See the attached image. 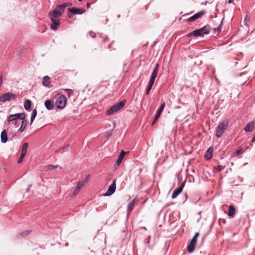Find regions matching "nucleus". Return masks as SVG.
<instances>
[{
  "instance_id": "4be33fe9",
  "label": "nucleus",
  "mask_w": 255,
  "mask_h": 255,
  "mask_svg": "<svg viewBox=\"0 0 255 255\" xmlns=\"http://www.w3.org/2000/svg\"><path fill=\"white\" fill-rule=\"evenodd\" d=\"M50 83V78L48 76H45L43 77L42 82L43 85L44 87H47L49 86Z\"/></svg>"
},
{
  "instance_id": "de8ad7c7",
  "label": "nucleus",
  "mask_w": 255,
  "mask_h": 255,
  "mask_svg": "<svg viewBox=\"0 0 255 255\" xmlns=\"http://www.w3.org/2000/svg\"><path fill=\"white\" fill-rule=\"evenodd\" d=\"M90 6V4L89 3H87V7L88 8H89Z\"/></svg>"
},
{
  "instance_id": "7c9ffc66",
  "label": "nucleus",
  "mask_w": 255,
  "mask_h": 255,
  "mask_svg": "<svg viewBox=\"0 0 255 255\" xmlns=\"http://www.w3.org/2000/svg\"><path fill=\"white\" fill-rule=\"evenodd\" d=\"M25 154H21V155L20 156V157L17 161V163L18 164L21 163L22 162L23 159L24 157H25Z\"/></svg>"
},
{
  "instance_id": "6e6552de",
  "label": "nucleus",
  "mask_w": 255,
  "mask_h": 255,
  "mask_svg": "<svg viewBox=\"0 0 255 255\" xmlns=\"http://www.w3.org/2000/svg\"><path fill=\"white\" fill-rule=\"evenodd\" d=\"M25 115L23 113H17L14 115H10L8 118V122H10L17 119L24 120L25 119Z\"/></svg>"
},
{
  "instance_id": "f8f14e48",
  "label": "nucleus",
  "mask_w": 255,
  "mask_h": 255,
  "mask_svg": "<svg viewBox=\"0 0 255 255\" xmlns=\"http://www.w3.org/2000/svg\"><path fill=\"white\" fill-rule=\"evenodd\" d=\"M185 183H182L180 186L177 188H176L173 192L172 194V198L175 199L177 196L182 192L183 188L184 186Z\"/></svg>"
},
{
  "instance_id": "c756f323",
  "label": "nucleus",
  "mask_w": 255,
  "mask_h": 255,
  "mask_svg": "<svg viewBox=\"0 0 255 255\" xmlns=\"http://www.w3.org/2000/svg\"><path fill=\"white\" fill-rule=\"evenodd\" d=\"M65 91L66 92V94L68 97H70L71 95L73 93V91L70 89H65Z\"/></svg>"
},
{
  "instance_id": "473e14b6",
  "label": "nucleus",
  "mask_w": 255,
  "mask_h": 255,
  "mask_svg": "<svg viewBox=\"0 0 255 255\" xmlns=\"http://www.w3.org/2000/svg\"><path fill=\"white\" fill-rule=\"evenodd\" d=\"M84 186V184L82 183L81 181H79L77 184L76 187L79 189H81Z\"/></svg>"
},
{
  "instance_id": "8fccbe9b",
  "label": "nucleus",
  "mask_w": 255,
  "mask_h": 255,
  "mask_svg": "<svg viewBox=\"0 0 255 255\" xmlns=\"http://www.w3.org/2000/svg\"><path fill=\"white\" fill-rule=\"evenodd\" d=\"M236 152H237V154H239V153H240L241 151H240V150H237V151H236Z\"/></svg>"
},
{
  "instance_id": "c03bdc74",
  "label": "nucleus",
  "mask_w": 255,
  "mask_h": 255,
  "mask_svg": "<svg viewBox=\"0 0 255 255\" xmlns=\"http://www.w3.org/2000/svg\"><path fill=\"white\" fill-rule=\"evenodd\" d=\"M199 233H196L194 235V237H196V238L199 236Z\"/></svg>"
},
{
  "instance_id": "58836bf2",
  "label": "nucleus",
  "mask_w": 255,
  "mask_h": 255,
  "mask_svg": "<svg viewBox=\"0 0 255 255\" xmlns=\"http://www.w3.org/2000/svg\"><path fill=\"white\" fill-rule=\"evenodd\" d=\"M190 241H191L192 242L196 243H197V238L196 237H193Z\"/></svg>"
},
{
  "instance_id": "a211bd4d",
  "label": "nucleus",
  "mask_w": 255,
  "mask_h": 255,
  "mask_svg": "<svg viewBox=\"0 0 255 255\" xmlns=\"http://www.w3.org/2000/svg\"><path fill=\"white\" fill-rule=\"evenodd\" d=\"M1 142L4 143L7 141V133L5 130H3L0 134Z\"/></svg>"
},
{
  "instance_id": "423d86ee",
  "label": "nucleus",
  "mask_w": 255,
  "mask_h": 255,
  "mask_svg": "<svg viewBox=\"0 0 255 255\" xmlns=\"http://www.w3.org/2000/svg\"><path fill=\"white\" fill-rule=\"evenodd\" d=\"M16 95L12 93H6L0 96V102L4 103L12 100H15Z\"/></svg>"
},
{
  "instance_id": "6ab92c4d",
  "label": "nucleus",
  "mask_w": 255,
  "mask_h": 255,
  "mask_svg": "<svg viewBox=\"0 0 255 255\" xmlns=\"http://www.w3.org/2000/svg\"><path fill=\"white\" fill-rule=\"evenodd\" d=\"M236 212V209L233 205H230L229 208L228 215L230 217H234Z\"/></svg>"
},
{
  "instance_id": "9b49d317",
  "label": "nucleus",
  "mask_w": 255,
  "mask_h": 255,
  "mask_svg": "<svg viewBox=\"0 0 255 255\" xmlns=\"http://www.w3.org/2000/svg\"><path fill=\"white\" fill-rule=\"evenodd\" d=\"M205 10H201L197 12V13L195 14L190 18H189L188 21L189 22L194 21L197 19L200 18L201 16H202L205 13Z\"/></svg>"
},
{
  "instance_id": "dca6fc26",
  "label": "nucleus",
  "mask_w": 255,
  "mask_h": 255,
  "mask_svg": "<svg viewBox=\"0 0 255 255\" xmlns=\"http://www.w3.org/2000/svg\"><path fill=\"white\" fill-rule=\"evenodd\" d=\"M126 154V152H125L124 150L122 151L120 154V155L118 156V158L116 161V164L119 166L121 163L124 156H125Z\"/></svg>"
},
{
  "instance_id": "2eb2a0df",
  "label": "nucleus",
  "mask_w": 255,
  "mask_h": 255,
  "mask_svg": "<svg viewBox=\"0 0 255 255\" xmlns=\"http://www.w3.org/2000/svg\"><path fill=\"white\" fill-rule=\"evenodd\" d=\"M196 243L190 241L187 246V250L189 253H192L195 250Z\"/></svg>"
},
{
  "instance_id": "4c0bfd02",
  "label": "nucleus",
  "mask_w": 255,
  "mask_h": 255,
  "mask_svg": "<svg viewBox=\"0 0 255 255\" xmlns=\"http://www.w3.org/2000/svg\"><path fill=\"white\" fill-rule=\"evenodd\" d=\"M80 189L78 188H76L75 190H74V193H73V195H75L76 194H77L78 193H79V191H80Z\"/></svg>"
},
{
  "instance_id": "1a4fd4ad",
  "label": "nucleus",
  "mask_w": 255,
  "mask_h": 255,
  "mask_svg": "<svg viewBox=\"0 0 255 255\" xmlns=\"http://www.w3.org/2000/svg\"><path fill=\"white\" fill-rule=\"evenodd\" d=\"M116 189V180H113L112 184L109 187V188L107 190V191L104 193L103 196L106 197V196H110L112 195L115 192Z\"/></svg>"
},
{
  "instance_id": "f03ea898",
  "label": "nucleus",
  "mask_w": 255,
  "mask_h": 255,
  "mask_svg": "<svg viewBox=\"0 0 255 255\" xmlns=\"http://www.w3.org/2000/svg\"><path fill=\"white\" fill-rule=\"evenodd\" d=\"M67 99L65 96L58 95L56 98L55 105L58 109H63L66 105Z\"/></svg>"
},
{
  "instance_id": "4468645a",
  "label": "nucleus",
  "mask_w": 255,
  "mask_h": 255,
  "mask_svg": "<svg viewBox=\"0 0 255 255\" xmlns=\"http://www.w3.org/2000/svg\"><path fill=\"white\" fill-rule=\"evenodd\" d=\"M44 105L46 109L48 110H52L54 108V103L50 100H46L44 103Z\"/></svg>"
},
{
  "instance_id": "2f4dec72",
  "label": "nucleus",
  "mask_w": 255,
  "mask_h": 255,
  "mask_svg": "<svg viewBox=\"0 0 255 255\" xmlns=\"http://www.w3.org/2000/svg\"><path fill=\"white\" fill-rule=\"evenodd\" d=\"M225 168V166H222V165H218L217 166V167H216V169L218 171H222L224 168Z\"/></svg>"
},
{
  "instance_id": "b1692460",
  "label": "nucleus",
  "mask_w": 255,
  "mask_h": 255,
  "mask_svg": "<svg viewBox=\"0 0 255 255\" xmlns=\"http://www.w3.org/2000/svg\"><path fill=\"white\" fill-rule=\"evenodd\" d=\"M135 205V200H132L131 201H130L128 206V212H130L133 208Z\"/></svg>"
},
{
  "instance_id": "09e8293b",
  "label": "nucleus",
  "mask_w": 255,
  "mask_h": 255,
  "mask_svg": "<svg viewBox=\"0 0 255 255\" xmlns=\"http://www.w3.org/2000/svg\"><path fill=\"white\" fill-rule=\"evenodd\" d=\"M162 112V111H160V110H158L157 113H159V114L161 115Z\"/></svg>"
},
{
  "instance_id": "c85d7f7f",
  "label": "nucleus",
  "mask_w": 255,
  "mask_h": 255,
  "mask_svg": "<svg viewBox=\"0 0 255 255\" xmlns=\"http://www.w3.org/2000/svg\"><path fill=\"white\" fill-rule=\"evenodd\" d=\"M89 178H90V175H87L86 176H85V178L83 179L81 182L84 184V185H85L86 184H87L89 181Z\"/></svg>"
},
{
  "instance_id": "f257e3e1",
  "label": "nucleus",
  "mask_w": 255,
  "mask_h": 255,
  "mask_svg": "<svg viewBox=\"0 0 255 255\" xmlns=\"http://www.w3.org/2000/svg\"><path fill=\"white\" fill-rule=\"evenodd\" d=\"M158 64H156V66L154 68L153 71L152 72L149 81L148 83L147 87L146 89L145 94L146 95H148L154 84L155 79L157 77V75L158 72Z\"/></svg>"
},
{
  "instance_id": "7ed1b4c3",
  "label": "nucleus",
  "mask_w": 255,
  "mask_h": 255,
  "mask_svg": "<svg viewBox=\"0 0 255 255\" xmlns=\"http://www.w3.org/2000/svg\"><path fill=\"white\" fill-rule=\"evenodd\" d=\"M210 31V26L207 24L203 27L195 30L192 31V34L195 37L204 36V35L208 34Z\"/></svg>"
},
{
  "instance_id": "e433bc0d",
  "label": "nucleus",
  "mask_w": 255,
  "mask_h": 255,
  "mask_svg": "<svg viewBox=\"0 0 255 255\" xmlns=\"http://www.w3.org/2000/svg\"><path fill=\"white\" fill-rule=\"evenodd\" d=\"M57 167V165H50L48 166V169H50V170H52V169H55Z\"/></svg>"
},
{
  "instance_id": "603ef678",
  "label": "nucleus",
  "mask_w": 255,
  "mask_h": 255,
  "mask_svg": "<svg viewBox=\"0 0 255 255\" xmlns=\"http://www.w3.org/2000/svg\"><path fill=\"white\" fill-rule=\"evenodd\" d=\"M247 17H246L245 18V20H244V22H245L246 21H247Z\"/></svg>"
},
{
  "instance_id": "a18cd8bd",
  "label": "nucleus",
  "mask_w": 255,
  "mask_h": 255,
  "mask_svg": "<svg viewBox=\"0 0 255 255\" xmlns=\"http://www.w3.org/2000/svg\"><path fill=\"white\" fill-rule=\"evenodd\" d=\"M251 141H252V142H255V135H254V137H253V138L252 139Z\"/></svg>"
},
{
  "instance_id": "49530a36",
  "label": "nucleus",
  "mask_w": 255,
  "mask_h": 255,
  "mask_svg": "<svg viewBox=\"0 0 255 255\" xmlns=\"http://www.w3.org/2000/svg\"><path fill=\"white\" fill-rule=\"evenodd\" d=\"M157 120H155V118H154V120L153 121L152 123V125H153L156 122Z\"/></svg>"
},
{
  "instance_id": "79ce46f5",
  "label": "nucleus",
  "mask_w": 255,
  "mask_h": 255,
  "mask_svg": "<svg viewBox=\"0 0 255 255\" xmlns=\"http://www.w3.org/2000/svg\"><path fill=\"white\" fill-rule=\"evenodd\" d=\"M31 185L30 184H29V185L28 186L27 188V189H26V192H28L29 191L30 189V188H31Z\"/></svg>"
},
{
  "instance_id": "412c9836",
  "label": "nucleus",
  "mask_w": 255,
  "mask_h": 255,
  "mask_svg": "<svg viewBox=\"0 0 255 255\" xmlns=\"http://www.w3.org/2000/svg\"><path fill=\"white\" fill-rule=\"evenodd\" d=\"M213 152V148L211 147L209 148V149L207 150L206 153L205 154V157L207 159H210L212 157Z\"/></svg>"
},
{
  "instance_id": "ddd939ff",
  "label": "nucleus",
  "mask_w": 255,
  "mask_h": 255,
  "mask_svg": "<svg viewBox=\"0 0 255 255\" xmlns=\"http://www.w3.org/2000/svg\"><path fill=\"white\" fill-rule=\"evenodd\" d=\"M68 11L74 14H82L84 12L82 9L75 7L69 8Z\"/></svg>"
},
{
  "instance_id": "72a5a7b5",
  "label": "nucleus",
  "mask_w": 255,
  "mask_h": 255,
  "mask_svg": "<svg viewBox=\"0 0 255 255\" xmlns=\"http://www.w3.org/2000/svg\"><path fill=\"white\" fill-rule=\"evenodd\" d=\"M30 233V231L27 230L21 233V235L22 236H25L28 235Z\"/></svg>"
},
{
  "instance_id": "20e7f679",
  "label": "nucleus",
  "mask_w": 255,
  "mask_h": 255,
  "mask_svg": "<svg viewBox=\"0 0 255 255\" xmlns=\"http://www.w3.org/2000/svg\"><path fill=\"white\" fill-rule=\"evenodd\" d=\"M229 125V122L225 120L221 123L217 127L216 135L218 137H220L225 130L227 128Z\"/></svg>"
},
{
  "instance_id": "5fc2aeb1",
  "label": "nucleus",
  "mask_w": 255,
  "mask_h": 255,
  "mask_svg": "<svg viewBox=\"0 0 255 255\" xmlns=\"http://www.w3.org/2000/svg\"><path fill=\"white\" fill-rule=\"evenodd\" d=\"M78 0L80 1H81L82 0Z\"/></svg>"
},
{
  "instance_id": "aec40b11",
  "label": "nucleus",
  "mask_w": 255,
  "mask_h": 255,
  "mask_svg": "<svg viewBox=\"0 0 255 255\" xmlns=\"http://www.w3.org/2000/svg\"><path fill=\"white\" fill-rule=\"evenodd\" d=\"M31 106V102L29 100H25L24 102V107L26 110H30Z\"/></svg>"
},
{
  "instance_id": "864d4df0",
  "label": "nucleus",
  "mask_w": 255,
  "mask_h": 255,
  "mask_svg": "<svg viewBox=\"0 0 255 255\" xmlns=\"http://www.w3.org/2000/svg\"><path fill=\"white\" fill-rule=\"evenodd\" d=\"M68 17H69V18H71V17H72V16H71V15H68Z\"/></svg>"
},
{
  "instance_id": "f3484780",
  "label": "nucleus",
  "mask_w": 255,
  "mask_h": 255,
  "mask_svg": "<svg viewBox=\"0 0 255 255\" xmlns=\"http://www.w3.org/2000/svg\"><path fill=\"white\" fill-rule=\"evenodd\" d=\"M254 128V124L251 122L247 125V126L244 128V130L246 132H250L253 131Z\"/></svg>"
},
{
  "instance_id": "0eeeda50",
  "label": "nucleus",
  "mask_w": 255,
  "mask_h": 255,
  "mask_svg": "<svg viewBox=\"0 0 255 255\" xmlns=\"http://www.w3.org/2000/svg\"><path fill=\"white\" fill-rule=\"evenodd\" d=\"M63 12V11L61 8V7H58V5H57L54 10L49 13V15L51 16L50 17H54V18H59V17L62 15Z\"/></svg>"
},
{
  "instance_id": "a19ab883",
  "label": "nucleus",
  "mask_w": 255,
  "mask_h": 255,
  "mask_svg": "<svg viewBox=\"0 0 255 255\" xmlns=\"http://www.w3.org/2000/svg\"><path fill=\"white\" fill-rule=\"evenodd\" d=\"M160 116V114H159V113H157L156 114V116L155 117V120H157Z\"/></svg>"
},
{
  "instance_id": "ea45409f",
  "label": "nucleus",
  "mask_w": 255,
  "mask_h": 255,
  "mask_svg": "<svg viewBox=\"0 0 255 255\" xmlns=\"http://www.w3.org/2000/svg\"><path fill=\"white\" fill-rule=\"evenodd\" d=\"M150 239V237H148V239H146L145 241V244L148 245L149 243Z\"/></svg>"
},
{
  "instance_id": "37998d69",
  "label": "nucleus",
  "mask_w": 255,
  "mask_h": 255,
  "mask_svg": "<svg viewBox=\"0 0 255 255\" xmlns=\"http://www.w3.org/2000/svg\"><path fill=\"white\" fill-rule=\"evenodd\" d=\"M193 36V34H192V32H190V33H188V34L187 35V36L188 37H191V36Z\"/></svg>"
},
{
  "instance_id": "3c124183",
  "label": "nucleus",
  "mask_w": 255,
  "mask_h": 255,
  "mask_svg": "<svg viewBox=\"0 0 255 255\" xmlns=\"http://www.w3.org/2000/svg\"><path fill=\"white\" fill-rule=\"evenodd\" d=\"M233 0H229L228 2L229 3H231L233 2Z\"/></svg>"
},
{
  "instance_id": "5701e85b",
  "label": "nucleus",
  "mask_w": 255,
  "mask_h": 255,
  "mask_svg": "<svg viewBox=\"0 0 255 255\" xmlns=\"http://www.w3.org/2000/svg\"><path fill=\"white\" fill-rule=\"evenodd\" d=\"M22 120V121L21 122V125L18 129V131H19L20 132H23L27 125V121L24 119Z\"/></svg>"
},
{
  "instance_id": "9d476101",
  "label": "nucleus",
  "mask_w": 255,
  "mask_h": 255,
  "mask_svg": "<svg viewBox=\"0 0 255 255\" xmlns=\"http://www.w3.org/2000/svg\"><path fill=\"white\" fill-rule=\"evenodd\" d=\"M51 23L50 27L52 30H57L60 26V19L54 18V17H50Z\"/></svg>"
},
{
  "instance_id": "c9c22d12",
  "label": "nucleus",
  "mask_w": 255,
  "mask_h": 255,
  "mask_svg": "<svg viewBox=\"0 0 255 255\" xmlns=\"http://www.w3.org/2000/svg\"><path fill=\"white\" fill-rule=\"evenodd\" d=\"M89 34L90 35V36L92 37V38H94L96 36V34L95 33H94V32L93 31H90L89 32Z\"/></svg>"
},
{
  "instance_id": "393cba45",
  "label": "nucleus",
  "mask_w": 255,
  "mask_h": 255,
  "mask_svg": "<svg viewBox=\"0 0 255 255\" xmlns=\"http://www.w3.org/2000/svg\"><path fill=\"white\" fill-rule=\"evenodd\" d=\"M37 110L36 109L33 110L32 114L31 115L30 118V124H32L33 122L34 121L36 115H37Z\"/></svg>"
},
{
  "instance_id": "f704fd0d",
  "label": "nucleus",
  "mask_w": 255,
  "mask_h": 255,
  "mask_svg": "<svg viewBox=\"0 0 255 255\" xmlns=\"http://www.w3.org/2000/svg\"><path fill=\"white\" fill-rule=\"evenodd\" d=\"M165 107V103L164 102L163 104H161L160 107L159 108V110L162 111H163Z\"/></svg>"
},
{
  "instance_id": "a878e982",
  "label": "nucleus",
  "mask_w": 255,
  "mask_h": 255,
  "mask_svg": "<svg viewBox=\"0 0 255 255\" xmlns=\"http://www.w3.org/2000/svg\"><path fill=\"white\" fill-rule=\"evenodd\" d=\"M28 146V144L27 142L23 143L21 149V154L26 155L27 152V148Z\"/></svg>"
},
{
  "instance_id": "39448f33",
  "label": "nucleus",
  "mask_w": 255,
  "mask_h": 255,
  "mask_svg": "<svg viewBox=\"0 0 255 255\" xmlns=\"http://www.w3.org/2000/svg\"><path fill=\"white\" fill-rule=\"evenodd\" d=\"M126 101L123 100L120 102L112 106L107 112L108 115H111L117 111L121 109L125 105Z\"/></svg>"
},
{
  "instance_id": "bb28decb",
  "label": "nucleus",
  "mask_w": 255,
  "mask_h": 255,
  "mask_svg": "<svg viewBox=\"0 0 255 255\" xmlns=\"http://www.w3.org/2000/svg\"><path fill=\"white\" fill-rule=\"evenodd\" d=\"M71 3L69 2H64L63 3L61 4L58 5V7H60L63 10L64 8H65L66 6H70L71 5Z\"/></svg>"
},
{
  "instance_id": "cd10ccee",
  "label": "nucleus",
  "mask_w": 255,
  "mask_h": 255,
  "mask_svg": "<svg viewBox=\"0 0 255 255\" xmlns=\"http://www.w3.org/2000/svg\"><path fill=\"white\" fill-rule=\"evenodd\" d=\"M224 19V18H223L222 20H221V22L220 23V25L218 27V28H215V31H217L218 33H219L221 31V27H222V24H223V20Z\"/></svg>"
}]
</instances>
